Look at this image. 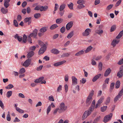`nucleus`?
<instances>
[{
	"mask_svg": "<svg viewBox=\"0 0 123 123\" xmlns=\"http://www.w3.org/2000/svg\"><path fill=\"white\" fill-rule=\"evenodd\" d=\"M67 106L65 105L64 103L62 102L61 103L59 108V111L58 112L59 113H61L65 111L67 109Z\"/></svg>",
	"mask_w": 123,
	"mask_h": 123,
	"instance_id": "nucleus-1",
	"label": "nucleus"
},
{
	"mask_svg": "<svg viewBox=\"0 0 123 123\" xmlns=\"http://www.w3.org/2000/svg\"><path fill=\"white\" fill-rule=\"evenodd\" d=\"M94 91L92 90L88 97L86 102L87 106L89 105L91 103L92 101V97L94 94Z\"/></svg>",
	"mask_w": 123,
	"mask_h": 123,
	"instance_id": "nucleus-2",
	"label": "nucleus"
},
{
	"mask_svg": "<svg viewBox=\"0 0 123 123\" xmlns=\"http://www.w3.org/2000/svg\"><path fill=\"white\" fill-rule=\"evenodd\" d=\"M112 113H111L105 116L104 117L103 121L105 123L107 122L111 119L112 116Z\"/></svg>",
	"mask_w": 123,
	"mask_h": 123,
	"instance_id": "nucleus-3",
	"label": "nucleus"
},
{
	"mask_svg": "<svg viewBox=\"0 0 123 123\" xmlns=\"http://www.w3.org/2000/svg\"><path fill=\"white\" fill-rule=\"evenodd\" d=\"M123 93V87L122 89L119 92L118 95L114 99V101L115 102L117 101L119 98L121 97Z\"/></svg>",
	"mask_w": 123,
	"mask_h": 123,
	"instance_id": "nucleus-4",
	"label": "nucleus"
},
{
	"mask_svg": "<svg viewBox=\"0 0 123 123\" xmlns=\"http://www.w3.org/2000/svg\"><path fill=\"white\" fill-rule=\"evenodd\" d=\"M31 62V59L28 58L26 60L22 65L23 66H25V67H27L30 65Z\"/></svg>",
	"mask_w": 123,
	"mask_h": 123,
	"instance_id": "nucleus-5",
	"label": "nucleus"
},
{
	"mask_svg": "<svg viewBox=\"0 0 123 123\" xmlns=\"http://www.w3.org/2000/svg\"><path fill=\"white\" fill-rule=\"evenodd\" d=\"M46 48L47 47L46 44H44L43 46L40 49L39 51V55H40L44 53L45 51Z\"/></svg>",
	"mask_w": 123,
	"mask_h": 123,
	"instance_id": "nucleus-6",
	"label": "nucleus"
},
{
	"mask_svg": "<svg viewBox=\"0 0 123 123\" xmlns=\"http://www.w3.org/2000/svg\"><path fill=\"white\" fill-rule=\"evenodd\" d=\"M73 21H71L67 23L66 27V29L67 31L69 30L72 27L73 25Z\"/></svg>",
	"mask_w": 123,
	"mask_h": 123,
	"instance_id": "nucleus-7",
	"label": "nucleus"
},
{
	"mask_svg": "<svg viewBox=\"0 0 123 123\" xmlns=\"http://www.w3.org/2000/svg\"><path fill=\"white\" fill-rule=\"evenodd\" d=\"M31 17H26L24 19V22L26 23L28 22V25H30L31 22Z\"/></svg>",
	"mask_w": 123,
	"mask_h": 123,
	"instance_id": "nucleus-8",
	"label": "nucleus"
},
{
	"mask_svg": "<svg viewBox=\"0 0 123 123\" xmlns=\"http://www.w3.org/2000/svg\"><path fill=\"white\" fill-rule=\"evenodd\" d=\"M119 41L120 40L118 39H114L112 41L111 44L113 47H114L116 44H117L118 43Z\"/></svg>",
	"mask_w": 123,
	"mask_h": 123,
	"instance_id": "nucleus-9",
	"label": "nucleus"
},
{
	"mask_svg": "<svg viewBox=\"0 0 123 123\" xmlns=\"http://www.w3.org/2000/svg\"><path fill=\"white\" fill-rule=\"evenodd\" d=\"M91 30L90 29H87L85 31L82 33V35L85 36H88L90 34L89 32H90Z\"/></svg>",
	"mask_w": 123,
	"mask_h": 123,
	"instance_id": "nucleus-10",
	"label": "nucleus"
},
{
	"mask_svg": "<svg viewBox=\"0 0 123 123\" xmlns=\"http://www.w3.org/2000/svg\"><path fill=\"white\" fill-rule=\"evenodd\" d=\"M111 72V70L110 68H108L105 71L104 74L105 77H107L108 76Z\"/></svg>",
	"mask_w": 123,
	"mask_h": 123,
	"instance_id": "nucleus-11",
	"label": "nucleus"
},
{
	"mask_svg": "<svg viewBox=\"0 0 123 123\" xmlns=\"http://www.w3.org/2000/svg\"><path fill=\"white\" fill-rule=\"evenodd\" d=\"M101 74H99L95 76L92 79V81L95 82L101 76Z\"/></svg>",
	"mask_w": 123,
	"mask_h": 123,
	"instance_id": "nucleus-12",
	"label": "nucleus"
},
{
	"mask_svg": "<svg viewBox=\"0 0 123 123\" xmlns=\"http://www.w3.org/2000/svg\"><path fill=\"white\" fill-rule=\"evenodd\" d=\"M66 62V61L64 60L60 62H58L54 63L53 65L55 66H57L63 64L65 63Z\"/></svg>",
	"mask_w": 123,
	"mask_h": 123,
	"instance_id": "nucleus-13",
	"label": "nucleus"
},
{
	"mask_svg": "<svg viewBox=\"0 0 123 123\" xmlns=\"http://www.w3.org/2000/svg\"><path fill=\"white\" fill-rule=\"evenodd\" d=\"M34 53L32 51L29 52L27 55V58H29L32 56L34 55Z\"/></svg>",
	"mask_w": 123,
	"mask_h": 123,
	"instance_id": "nucleus-14",
	"label": "nucleus"
},
{
	"mask_svg": "<svg viewBox=\"0 0 123 123\" xmlns=\"http://www.w3.org/2000/svg\"><path fill=\"white\" fill-rule=\"evenodd\" d=\"M72 85H75L77 84V79L74 76H72Z\"/></svg>",
	"mask_w": 123,
	"mask_h": 123,
	"instance_id": "nucleus-15",
	"label": "nucleus"
},
{
	"mask_svg": "<svg viewBox=\"0 0 123 123\" xmlns=\"http://www.w3.org/2000/svg\"><path fill=\"white\" fill-rule=\"evenodd\" d=\"M88 113L87 111H86L84 113L82 116V119L83 120L85 119L88 116H89L90 114H89Z\"/></svg>",
	"mask_w": 123,
	"mask_h": 123,
	"instance_id": "nucleus-16",
	"label": "nucleus"
},
{
	"mask_svg": "<svg viewBox=\"0 0 123 123\" xmlns=\"http://www.w3.org/2000/svg\"><path fill=\"white\" fill-rule=\"evenodd\" d=\"M44 78L42 76L40 77L39 79L35 80L34 82L35 83H39L40 82L42 81L43 80Z\"/></svg>",
	"mask_w": 123,
	"mask_h": 123,
	"instance_id": "nucleus-17",
	"label": "nucleus"
},
{
	"mask_svg": "<svg viewBox=\"0 0 123 123\" xmlns=\"http://www.w3.org/2000/svg\"><path fill=\"white\" fill-rule=\"evenodd\" d=\"M18 34H16L14 36V38L15 39H17L19 42L21 41L22 40V37L21 36H18Z\"/></svg>",
	"mask_w": 123,
	"mask_h": 123,
	"instance_id": "nucleus-18",
	"label": "nucleus"
},
{
	"mask_svg": "<svg viewBox=\"0 0 123 123\" xmlns=\"http://www.w3.org/2000/svg\"><path fill=\"white\" fill-rule=\"evenodd\" d=\"M51 52L52 53L54 54H57L59 53L60 52L57 49H51Z\"/></svg>",
	"mask_w": 123,
	"mask_h": 123,
	"instance_id": "nucleus-19",
	"label": "nucleus"
},
{
	"mask_svg": "<svg viewBox=\"0 0 123 123\" xmlns=\"http://www.w3.org/2000/svg\"><path fill=\"white\" fill-rule=\"evenodd\" d=\"M117 76L119 78H121L123 75V72L120 70L117 73Z\"/></svg>",
	"mask_w": 123,
	"mask_h": 123,
	"instance_id": "nucleus-20",
	"label": "nucleus"
},
{
	"mask_svg": "<svg viewBox=\"0 0 123 123\" xmlns=\"http://www.w3.org/2000/svg\"><path fill=\"white\" fill-rule=\"evenodd\" d=\"M47 28L48 27H43L39 31L44 33L47 31Z\"/></svg>",
	"mask_w": 123,
	"mask_h": 123,
	"instance_id": "nucleus-21",
	"label": "nucleus"
},
{
	"mask_svg": "<svg viewBox=\"0 0 123 123\" xmlns=\"http://www.w3.org/2000/svg\"><path fill=\"white\" fill-rule=\"evenodd\" d=\"M94 107L92 106L89 108L88 111H87V112L89 114H90L92 112L93 110Z\"/></svg>",
	"mask_w": 123,
	"mask_h": 123,
	"instance_id": "nucleus-22",
	"label": "nucleus"
},
{
	"mask_svg": "<svg viewBox=\"0 0 123 123\" xmlns=\"http://www.w3.org/2000/svg\"><path fill=\"white\" fill-rule=\"evenodd\" d=\"M38 32V30L36 29H35L33 31V33H32L34 35V38H37L36 37L37 35Z\"/></svg>",
	"mask_w": 123,
	"mask_h": 123,
	"instance_id": "nucleus-23",
	"label": "nucleus"
},
{
	"mask_svg": "<svg viewBox=\"0 0 123 123\" xmlns=\"http://www.w3.org/2000/svg\"><path fill=\"white\" fill-rule=\"evenodd\" d=\"M1 11L4 14H6L8 12V10L7 9H5L4 7H2L1 9Z\"/></svg>",
	"mask_w": 123,
	"mask_h": 123,
	"instance_id": "nucleus-24",
	"label": "nucleus"
},
{
	"mask_svg": "<svg viewBox=\"0 0 123 123\" xmlns=\"http://www.w3.org/2000/svg\"><path fill=\"white\" fill-rule=\"evenodd\" d=\"M120 82L119 80L117 81L115 84V88L117 89L119 88L120 87Z\"/></svg>",
	"mask_w": 123,
	"mask_h": 123,
	"instance_id": "nucleus-25",
	"label": "nucleus"
},
{
	"mask_svg": "<svg viewBox=\"0 0 123 123\" xmlns=\"http://www.w3.org/2000/svg\"><path fill=\"white\" fill-rule=\"evenodd\" d=\"M93 48V47L91 46L88 47L85 50V52L86 53L90 51Z\"/></svg>",
	"mask_w": 123,
	"mask_h": 123,
	"instance_id": "nucleus-26",
	"label": "nucleus"
},
{
	"mask_svg": "<svg viewBox=\"0 0 123 123\" xmlns=\"http://www.w3.org/2000/svg\"><path fill=\"white\" fill-rule=\"evenodd\" d=\"M63 20L62 19L59 18L57 19L56 20V23L58 24H60L62 22Z\"/></svg>",
	"mask_w": 123,
	"mask_h": 123,
	"instance_id": "nucleus-27",
	"label": "nucleus"
},
{
	"mask_svg": "<svg viewBox=\"0 0 123 123\" xmlns=\"http://www.w3.org/2000/svg\"><path fill=\"white\" fill-rule=\"evenodd\" d=\"M41 11L42 12L43 11H46L48 8V6H41Z\"/></svg>",
	"mask_w": 123,
	"mask_h": 123,
	"instance_id": "nucleus-28",
	"label": "nucleus"
},
{
	"mask_svg": "<svg viewBox=\"0 0 123 123\" xmlns=\"http://www.w3.org/2000/svg\"><path fill=\"white\" fill-rule=\"evenodd\" d=\"M100 118L101 117L100 116L97 117L94 119L93 123H97L99 121Z\"/></svg>",
	"mask_w": 123,
	"mask_h": 123,
	"instance_id": "nucleus-29",
	"label": "nucleus"
},
{
	"mask_svg": "<svg viewBox=\"0 0 123 123\" xmlns=\"http://www.w3.org/2000/svg\"><path fill=\"white\" fill-rule=\"evenodd\" d=\"M84 53V51L83 50L80 51L75 54V55L79 56L83 54Z\"/></svg>",
	"mask_w": 123,
	"mask_h": 123,
	"instance_id": "nucleus-30",
	"label": "nucleus"
},
{
	"mask_svg": "<svg viewBox=\"0 0 123 123\" xmlns=\"http://www.w3.org/2000/svg\"><path fill=\"white\" fill-rule=\"evenodd\" d=\"M65 5L64 4H62L60 6L59 8V10L60 11H62L65 8Z\"/></svg>",
	"mask_w": 123,
	"mask_h": 123,
	"instance_id": "nucleus-31",
	"label": "nucleus"
},
{
	"mask_svg": "<svg viewBox=\"0 0 123 123\" xmlns=\"http://www.w3.org/2000/svg\"><path fill=\"white\" fill-rule=\"evenodd\" d=\"M70 54L69 53H65L63 54L61 56V57L62 58L65 57H68L70 55Z\"/></svg>",
	"mask_w": 123,
	"mask_h": 123,
	"instance_id": "nucleus-32",
	"label": "nucleus"
},
{
	"mask_svg": "<svg viewBox=\"0 0 123 123\" xmlns=\"http://www.w3.org/2000/svg\"><path fill=\"white\" fill-rule=\"evenodd\" d=\"M74 34V31H72L68 35L67 37L68 38H70L73 36Z\"/></svg>",
	"mask_w": 123,
	"mask_h": 123,
	"instance_id": "nucleus-33",
	"label": "nucleus"
},
{
	"mask_svg": "<svg viewBox=\"0 0 123 123\" xmlns=\"http://www.w3.org/2000/svg\"><path fill=\"white\" fill-rule=\"evenodd\" d=\"M27 37L24 34L23 36V42L24 43H26L27 41Z\"/></svg>",
	"mask_w": 123,
	"mask_h": 123,
	"instance_id": "nucleus-34",
	"label": "nucleus"
},
{
	"mask_svg": "<svg viewBox=\"0 0 123 123\" xmlns=\"http://www.w3.org/2000/svg\"><path fill=\"white\" fill-rule=\"evenodd\" d=\"M103 31L101 29L97 30L96 31V33L99 35H100L103 32Z\"/></svg>",
	"mask_w": 123,
	"mask_h": 123,
	"instance_id": "nucleus-35",
	"label": "nucleus"
},
{
	"mask_svg": "<svg viewBox=\"0 0 123 123\" xmlns=\"http://www.w3.org/2000/svg\"><path fill=\"white\" fill-rule=\"evenodd\" d=\"M58 26L57 24H54L51 25L50 27V29L51 30H52L56 28Z\"/></svg>",
	"mask_w": 123,
	"mask_h": 123,
	"instance_id": "nucleus-36",
	"label": "nucleus"
},
{
	"mask_svg": "<svg viewBox=\"0 0 123 123\" xmlns=\"http://www.w3.org/2000/svg\"><path fill=\"white\" fill-rule=\"evenodd\" d=\"M12 91H9L6 93V96L7 98H9L12 95Z\"/></svg>",
	"mask_w": 123,
	"mask_h": 123,
	"instance_id": "nucleus-37",
	"label": "nucleus"
},
{
	"mask_svg": "<svg viewBox=\"0 0 123 123\" xmlns=\"http://www.w3.org/2000/svg\"><path fill=\"white\" fill-rule=\"evenodd\" d=\"M41 14L40 13H35L34 15V18L37 19L39 18L41 16Z\"/></svg>",
	"mask_w": 123,
	"mask_h": 123,
	"instance_id": "nucleus-38",
	"label": "nucleus"
},
{
	"mask_svg": "<svg viewBox=\"0 0 123 123\" xmlns=\"http://www.w3.org/2000/svg\"><path fill=\"white\" fill-rule=\"evenodd\" d=\"M110 98L109 97H108L106 98L105 102V104L106 105L108 104L110 102Z\"/></svg>",
	"mask_w": 123,
	"mask_h": 123,
	"instance_id": "nucleus-39",
	"label": "nucleus"
},
{
	"mask_svg": "<svg viewBox=\"0 0 123 123\" xmlns=\"http://www.w3.org/2000/svg\"><path fill=\"white\" fill-rule=\"evenodd\" d=\"M41 6L39 5H37L34 8V10H35L38 11L40 10L41 11Z\"/></svg>",
	"mask_w": 123,
	"mask_h": 123,
	"instance_id": "nucleus-40",
	"label": "nucleus"
},
{
	"mask_svg": "<svg viewBox=\"0 0 123 123\" xmlns=\"http://www.w3.org/2000/svg\"><path fill=\"white\" fill-rule=\"evenodd\" d=\"M104 99V97H101L100 99H99L97 102V103L99 104H101L102 102L103 101Z\"/></svg>",
	"mask_w": 123,
	"mask_h": 123,
	"instance_id": "nucleus-41",
	"label": "nucleus"
},
{
	"mask_svg": "<svg viewBox=\"0 0 123 123\" xmlns=\"http://www.w3.org/2000/svg\"><path fill=\"white\" fill-rule=\"evenodd\" d=\"M16 110L19 113H23L24 112V111L23 110L20 109L19 108H17Z\"/></svg>",
	"mask_w": 123,
	"mask_h": 123,
	"instance_id": "nucleus-42",
	"label": "nucleus"
},
{
	"mask_svg": "<svg viewBox=\"0 0 123 123\" xmlns=\"http://www.w3.org/2000/svg\"><path fill=\"white\" fill-rule=\"evenodd\" d=\"M10 112L9 111H8V114L6 117V119L8 121H10L11 120V118L10 116Z\"/></svg>",
	"mask_w": 123,
	"mask_h": 123,
	"instance_id": "nucleus-43",
	"label": "nucleus"
},
{
	"mask_svg": "<svg viewBox=\"0 0 123 123\" xmlns=\"http://www.w3.org/2000/svg\"><path fill=\"white\" fill-rule=\"evenodd\" d=\"M102 66L103 65L102 63L101 62H100L98 65V67L99 70H100L101 71L102 70Z\"/></svg>",
	"mask_w": 123,
	"mask_h": 123,
	"instance_id": "nucleus-44",
	"label": "nucleus"
},
{
	"mask_svg": "<svg viewBox=\"0 0 123 123\" xmlns=\"http://www.w3.org/2000/svg\"><path fill=\"white\" fill-rule=\"evenodd\" d=\"M85 6H84L83 4H79L77 6V8L78 9H80L84 8Z\"/></svg>",
	"mask_w": 123,
	"mask_h": 123,
	"instance_id": "nucleus-45",
	"label": "nucleus"
},
{
	"mask_svg": "<svg viewBox=\"0 0 123 123\" xmlns=\"http://www.w3.org/2000/svg\"><path fill=\"white\" fill-rule=\"evenodd\" d=\"M107 108V106H105L103 107H102L101 108V111L103 112L106 111Z\"/></svg>",
	"mask_w": 123,
	"mask_h": 123,
	"instance_id": "nucleus-46",
	"label": "nucleus"
},
{
	"mask_svg": "<svg viewBox=\"0 0 123 123\" xmlns=\"http://www.w3.org/2000/svg\"><path fill=\"white\" fill-rule=\"evenodd\" d=\"M13 85L11 84H9L6 87L7 89H11L13 87Z\"/></svg>",
	"mask_w": 123,
	"mask_h": 123,
	"instance_id": "nucleus-47",
	"label": "nucleus"
},
{
	"mask_svg": "<svg viewBox=\"0 0 123 123\" xmlns=\"http://www.w3.org/2000/svg\"><path fill=\"white\" fill-rule=\"evenodd\" d=\"M116 26L115 25H112L111 27L110 31L112 32L114 31L116 29Z\"/></svg>",
	"mask_w": 123,
	"mask_h": 123,
	"instance_id": "nucleus-48",
	"label": "nucleus"
},
{
	"mask_svg": "<svg viewBox=\"0 0 123 123\" xmlns=\"http://www.w3.org/2000/svg\"><path fill=\"white\" fill-rule=\"evenodd\" d=\"M68 5L69 8L70 9L72 10L73 9V4L72 3H71V4L69 5L68 4Z\"/></svg>",
	"mask_w": 123,
	"mask_h": 123,
	"instance_id": "nucleus-49",
	"label": "nucleus"
},
{
	"mask_svg": "<svg viewBox=\"0 0 123 123\" xmlns=\"http://www.w3.org/2000/svg\"><path fill=\"white\" fill-rule=\"evenodd\" d=\"M65 28L64 26L62 27L60 29L61 32L62 33H63L65 31Z\"/></svg>",
	"mask_w": 123,
	"mask_h": 123,
	"instance_id": "nucleus-50",
	"label": "nucleus"
},
{
	"mask_svg": "<svg viewBox=\"0 0 123 123\" xmlns=\"http://www.w3.org/2000/svg\"><path fill=\"white\" fill-rule=\"evenodd\" d=\"M13 23L15 26L18 27V24L16 20H14Z\"/></svg>",
	"mask_w": 123,
	"mask_h": 123,
	"instance_id": "nucleus-51",
	"label": "nucleus"
},
{
	"mask_svg": "<svg viewBox=\"0 0 123 123\" xmlns=\"http://www.w3.org/2000/svg\"><path fill=\"white\" fill-rule=\"evenodd\" d=\"M51 108V105H49L48 107L47 111V114H48L50 111Z\"/></svg>",
	"mask_w": 123,
	"mask_h": 123,
	"instance_id": "nucleus-52",
	"label": "nucleus"
},
{
	"mask_svg": "<svg viewBox=\"0 0 123 123\" xmlns=\"http://www.w3.org/2000/svg\"><path fill=\"white\" fill-rule=\"evenodd\" d=\"M49 100L51 101H54L53 97L52 96H49Z\"/></svg>",
	"mask_w": 123,
	"mask_h": 123,
	"instance_id": "nucleus-53",
	"label": "nucleus"
},
{
	"mask_svg": "<svg viewBox=\"0 0 123 123\" xmlns=\"http://www.w3.org/2000/svg\"><path fill=\"white\" fill-rule=\"evenodd\" d=\"M25 72V69L24 68H22L19 71V73L21 74L24 73Z\"/></svg>",
	"mask_w": 123,
	"mask_h": 123,
	"instance_id": "nucleus-54",
	"label": "nucleus"
},
{
	"mask_svg": "<svg viewBox=\"0 0 123 123\" xmlns=\"http://www.w3.org/2000/svg\"><path fill=\"white\" fill-rule=\"evenodd\" d=\"M0 106L2 109H4V104L2 101L1 100H0Z\"/></svg>",
	"mask_w": 123,
	"mask_h": 123,
	"instance_id": "nucleus-55",
	"label": "nucleus"
},
{
	"mask_svg": "<svg viewBox=\"0 0 123 123\" xmlns=\"http://www.w3.org/2000/svg\"><path fill=\"white\" fill-rule=\"evenodd\" d=\"M115 83L114 82H112L111 83L110 86V89H113L114 87V86L115 85Z\"/></svg>",
	"mask_w": 123,
	"mask_h": 123,
	"instance_id": "nucleus-56",
	"label": "nucleus"
},
{
	"mask_svg": "<svg viewBox=\"0 0 123 123\" xmlns=\"http://www.w3.org/2000/svg\"><path fill=\"white\" fill-rule=\"evenodd\" d=\"M43 59H44L46 61H48L49 60V57L48 56L46 55L43 57Z\"/></svg>",
	"mask_w": 123,
	"mask_h": 123,
	"instance_id": "nucleus-57",
	"label": "nucleus"
},
{
	"mask_svg": "<svg viewBox=\"0 0 123 123\" xmlns=\"http://www.w3.org/2000/svg\"><path fill=\"white\" fill-rule=\"evenodd\" d=\"M117 64L119 65H121L123 64V58L121 59L117 63Z\"/></svg>",
	"mask_w": 123,
	"mask_h": 123,
	"instance_id": "nucleus-58",
	"label": "nucleus"
},
{
	"mask_svg": "<svg viewBox=\"0 0 123 123\" xmlns=\"http://www.w3.org/2000/svg\"><path fill=\"white\" fill-rule=\"evenodd\" d=\"M27 3L26 1H24L22 3V6L23 7H25L27 5Z\"/></svg>",
	"mask_w": 123,
	"mask_h": 123,
	"instance_id": "nucleus-59",
	"label": "nucleus"
},
{
	"mask_svg": "<svg viewBox=\"0 0 123 123\" xmlns=\"http://www.w3.org/2000/svg\"><path fill=\"white\" fill-rule=\"evenodd\" d=\"M94 58H93V59H92L91 60V64L93 65H95L96 64V62L94 60Z\"/></svg>",
	"mask_w": 123,
	"mask_h": 123,
	"instance_id": "nucleus-60",
	"label": "nucleus"
},
{
	"mask_svg": "<svg viewBox=\"0 0 123 123\" xmlns=\"http://www.w3.org/2000/svg\"><path fill=\"white\" fill-rule=\"evenodd\" d=\"M113 6V4L110 5H108L106 9L108 10L110 9Z\"/></svg>",
	"mask_w": 123,
	"mask_h": 123,
	"instance_id": "nucleus-61",
	"label": "nucleus"
},
{
	"mask_svg": "<svg viewBox=\"0 0 123 123\" xmlns=\"http://www.w3.org/2000/svg\"><path fill=\"white\" fill-rule=\"evenodd\" d=\"M68 74L66 75L65 76L64 80H65L66 82H67L68 80Z\"/></svg>",
	"mask_w": 123,
	"mask_h": 123,
	"instance_id": "nucleus-62",
	"label": "nucleus"
},
{
	"mask_svg": "<svg viewBox=\"0 0 123 123\" xmlns=\"http://www.w3.org/2000/svg\"><path fill=\"white\" fill-rule=\"evenodd\" d=\"M43 67V66L41 65L39 67L37 68V70L38 71H40L42 69Z\"/></svg>",
	"mask_w": 123,
	"mask_h": 123,
	"instance_id": "nucleus-63",
	"label": "nucleus"
},
{
	"mask_svg": "<svg viewBox=\"0 0 123 123\" xmlns=\"http://www.w3.org/2000/svg\"><path fill=\"white\" fill-rule=\"evenodd\" d=\"M4 6L6 8H7L9 6V4L8 3L4 2Z\"/></svg>",
	"mask_w": 123,
	"mask_h": 123,
	"instance_id": "nucleus-64",
	"label": "nucleus"
}]
</instances>
